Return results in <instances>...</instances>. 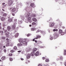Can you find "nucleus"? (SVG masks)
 <instances>
[{
    "label": "nucleus",
    "instance_id": "1",
    "mask_svg": "<svg viewBox=\"0 0 66 66\" xmlns=\"http://www.w3.org/2000/svg\"><path fill=\"white\" fill-rule=\"evenodd\" d=\"M59 34H61L62 35H63L65 34V32H63V31L61 29H59Z\"/></svg>",
    "mask_w": 66,
    "mask_h": 66
},
{
    "label": "nucleus",
    "instance_id": "2",
    "mask_svg": "<svg viewBox=\"0 0 66 66\" xmlns=\"http://www.w3.org/2000/svg\"><path fill=\"white\" fill-rule=\"evenodd\" d=\"M54 25V23L53 22H51L50 24L49 27H53Z\"/></svg>",
    "mask_w": 66,
    "mask_h": 66
},
{
    "label": "nucleus",
    "instance_id": "3",
    "mask_svg": "<svg viewBox=\"0 0 66 66\" xmlns=\"http://www.w3.org/2000/svg\"><path fill=\"white\" fill-rule=\"evenodd\" d=\"M13 3V2L12 1H9L8 2V4L9 6H11Z\"/></svg>",
    "mask_w": 66,
    "mask_h": 66
},
{
    "label": "nucleus",
    "instance_id": "4",
    "mask_svg": "<svg viewBox=\"0 0 66 66\" xmlns=\"http://www.w3.org/2000/svg\"><path fill=\"white\" fill-rule=\"evenodd\" d=\"M16 28V25L15 24L13 25L12 26H11V29H12V30H14Z\"/></svg>",
    "mask_w": 66,
    "mask_h": 66
},
{
    "label": "nucleus",
    "instance_id": "5",
    "mask_svg": "<svg viewBox=\"0 0 66 66\" xmlns=\"http://www.w3.org/2000/svg\"><path fill=\"white\" fill-rule=\"evenodd\" d=\"M25 16H26V18H27L28 17H29V16L30 15V13H28L27 14L26 13L25 14Z\"/></svg>",
    "mask_w": 66,
    "mask_h": 66
},
{
    "label": "nucleus",
    "instance_id": "6",
    "mask_svg": "<svg viewBox=\"0 0 66 66\" xmlns=\"http://www.w3.org/2000/svg\"><path fill=\"white\" fill-rule=\"evenodd\" d=\"M41 37V36H40L37 35V37L34 38V39H37L38 38H40Z\"/></svg>",
    "mask_w": 66,
    "mask_h": 66
},
{
    "label": "nucleus",
    "instance_id": "7",
    "mask_svg": "<svg viewBox=\"0 0 66 66\" xmlns=\"http://www.w3.org/2000/svg\"><path fill=\"white\" fill-rule=\"evenodd\" d=\"M31 6V7H35V5L34 4V3H31L30 4Z\"/></svg>",
    "mask_w": 66,
    "mask_h": 66
},
{
    "label": "nucleus",
    "instance_id": "8",
    "mask_svg": "<svg viewBox=\"0 0 66 66\" xmlns=\"http://www.w3.org/2000/svg\"><path fill=\"white\" fill-rule=\"evenodd\" d=\"M16 11V8H12V9L11 10L12 12L13 13V12H15Z\"/></svg>",
    "mask_w": 66,
    "mask_h": 66
},
{
    "label": "nucleus",
    "instance_id": "9",
    "mask_svg": "<svg viewBox=\"0 0 66 66\" xmlns=\"http://www.w3.org/2000/svg\"><path fill=\"white\" fill-rule=\"evenodd\" d=\"M28 21L29 22H30L31 21V17H29L28 18Z\"/></svg>",
    "mask_w": 66,
    "mask_h": 66
},
{
    "label": "nucleus",
    "instance_id": "10",
    "mask_svg": "<svg viewBox=\"0 0 66 66\" xmlns=\"http://www.w3.org/2000/svg\"><path fill=\"white\" fill-rule=\"evenodd\" d=\"M22 44L23 45H27V42L26 41H23L22 42Z\"/></svg>",
    "mask_w": 66,
    "mask_h": 66
},
{
    "label": "nucleus",
    "instance_id": "11",
    "mask_svg": "<svg viewBox=\"0 0 66 66\" xmlns=\"http://www.w3.org/2000/svg\"><path fill=\"white\" fill-rule=\"evenodd\" d=\"M30 57H31L30 54H28V55L27 56V59H30Z\"/></svg>",
    "mask_w": 66,
    "mask_h": 66
},
{
    "label": "nucleus",
    "instance_id": "12",
    "mask_svg": "<svg viewBox=\"0 0 66 66\" xmlns=\"http://www.w3.org/2000/svg\"><path fill=\"white\" fill-rule=\"evenodd\" d=\"M11 29V28L10 26H8L7 27V30L9 31H10V30Z\"/></svg>",
    "mask_w": 66,
    "mask_h": 66
},
{
    "label": "nucleus",
    "instance_id": "13",
    "mask_svg": "<svg viewBox=\"0 0 66 66\" xmlns=\"http://www.w3.org/2000/svg\"><path fill=\"white\" fill-rule=\"evenodd\" d=\"M23 40L22 39H20L19 40V42L20 43H22L23 42Z\"/></svg>",
    "mask_w": 66,
    "mask_h": 66
},
{
    "label": "nucleus",
    "instance_id": "14",
    "mask_svg": "<svg viewBox=\"0 0 66 66\" xmlns=\"http://www.w3.org/2000/svg\"><path fill=\"white\" fill-rule=\"evenodd\" d=\"M35 54V53L34 52H32L30 54V55L33 56L34 55V54Z\"/></svg>",
    "mask_w": 66,
    "mask_h": 66
},
{
    "label": "nucleus",
    "instance_id": "15",
    "mask_svg": "<svg viewBox=\"0 0 66 66\" xmlns=\"http://www.w3.org/2000/svg\"><path fill=\"white\" fill-rule=\"evenodd\" d=\"M38 54H39V52L37 51L35 53V55L36 56H38Z\"/></svg>",
    "mask_w": 66,
    "mask_h": 66
},
{
    "label": "nucleus",
    "instance_id": "16",
    "mask_svg": "<svg viewBox=\"0 0 66 66\" xmlns=\"http://www.w3.org/2000/svg\"><path fill=\"white\" fill-rule=\"evenodd\" d=\"M31 31H34V30H37V29L35 28H32L31 29Z\"/></svg>",
    "mask_w": 66,
    "mask_h": 66
},
{
    "label": "nucleus",
    "instance_id": "17",
    "mask_svg": "<svg viewBox=\"0 0 66 66\" xmlns=\"http://www.w3.org/2000/svg\"><path fill=\"white\" fill-rule=\"evenodd\" d=\"M37 50V49L36 48H34L33 49L32 51L34 52H35V51H36V50Z\"/></svg>",
    "mask_w": 66,
    "mask_h": 66
},
{
    "label": "nucleus",
    "instance_id": "18",
    "mask_svg": "<svg viewBox=\"0 0 66 66\" xmlns=\"http://www.w3.org/2000/svg\"><path fill=\"white\" fill-rule=\"evenodd\" d=\"M32 20L33 21H35V22H36V21L37 20L35 18H33L32 19Z\"/></svg>",
    "mask_w": 66,
    "mask_h": 66
},
{
    "label": "nucleus",
    "instance_id": "19",
    "mask_svg": "<svg viewBox=\"0 0 66 66\" xmlns=\"http://www.w3.org/2000/svg\"><path fill=\"white\" fill-rule=\"evenodd\" d=\"M1 19L2 21H3V20H4L5 19V18L3 17H2L1 18Z\"/></svg>",
    "mask_w": 66,
    "mask_h": 66
},
{
    "label": "nucleus",
    "instance_id": "20",
    "mask_svg": "<svg viewBox=\"0 0 66 66\" xmlns=\"http://www.w3.org/2000/svg\"><path fill=\"white\" fill-rule=\"evenodd\" d=\"M12 21H13V19H10L8 20V21H9V22H12Z\"/></svg>",
    "mask_w": 66,
    "mask_h": 66
},
{
    "label": "nucleus",
    "instance_id": "21",
    "mask_svg": "<svg viewBox=\"0 0 66 66\" xmlns=\"http://www.w3.org/2000/svg\"><path fill=\"white\" fill-rule=\"evenodd\" d=\"M19 36V33H17L15 35V37H17L18 36Z\"/></svg>",
    "mask_w": 66,
    "mask_h": 66
},
{
    "label": "nucleus",
    "instance_id": "22",
    "mask_svg": "<svg viewBox=\"0 0 66 66\" xmlns=\"http://www.w3.org/2000/svg\"><path fill=\"white\" fill-rule=\"evenodd\" d=\"M22 45V44L21 43H19L17 44V45L19 46H21Z\"/></svg>",
    "mask_w": 66,
    "mask_h": 66
},
{
    "label": "nucleus",
    "instance_id": "23",
    "mask_svg": "<svg viewBox=\"0 0 66 66\" xmlns=\"http://www.w3.org/2000/svg\"><path fill=\"white\" fill-rule=\"evenodd\" d=\"M6 41L7 43H9L10 42V39L7 38L6 39Z\"/></svg>",
    "mask_w": 66,
    "mask_h": 66
},
{
    "label": "nucleus",
    "instance_id": "24",
    "mask_svg": "<svg viewBox=\"0 0 66 66\" xmlns=\"http://www.w3.org/2000/svg\"><path fill=\"white\" fill-rule=\"evenodd\" d=\"M64 55H66V50H64Z\"/></svg>",
    "mask_w": 66,
    "mask_h": 66
},
{
    "label": "nucleus",
    "instance_id": "25",
    "mask_svg": "<svg viewBox=\"0 0 66 66\" xmlns=\"http://www.w3.org/2000/svg\"><path fill=\"white\" fill-rule=\"evenodd\" d=\"M15 50H17V48L16 47V46H14L13 48Z\"/></svg>",
    "mask_w": 66,
    "mask_h": 66
},
{
    "label": "nucleus",
    "instance_id": "26",
    "mask_svg": "<svg viewBox=\"0 0 66 66\" xmlns=\"http://www.w3.org/2000/svg\"><path fill=\"white\" fill-rule=\"evenodd\" d=\"M49 61V60L48 59H46L45 60V62H48Z\"/></svg>",
    "mask_w": 66,
    "mask_h": 66
},
{
    "label": "nucleus",
    "instance_id": "27",
    "mask_svg": "<svg viewBox=\"0 0 66 66\" xmlns=\"http://www.w3.org/2000/svg\"><path fill=\"white\" fill-rule=\"evenodd\" d=\"M5 57L4 56L2 57V60H4L5 59Z\"/></svg>",
    "mask_w": 66,
    "mask_h": 66
},
{
    "label": "nucleus",
    "instance_id": "28",
    "mask_svg": "<svg viewBox=\"0 0 66 66\" xmlns=\"http://www.w3.org/2000/svg\"><path fill=\"white\" fill-rule=\"evenodd\" d=\"M10 34V32H7L5 34V35H7Z\"/></svg>",
    "mask_w": 66,
    "mask_h": 66
},
{
    "label": "nucleus",
    "instance_id": "29",
    "mask_svg": "<svg viewBox=\"0 0 66 66\" xmlns=\"http://www.w3.org/2000/svg\"><path fill=\"white\" fill-rule=\"evenodd\" d=\"M32 25H35L36 24V23L35 22H33L32 23Z\"/></svg>",
    "mask_w": 66,
    "mask_h": 66
},
{
    "label": "nucleus",
    "instance_id": "30",
    "mask_svg": "<svg viewBox=\"0 0 66 66\" xmlns=\"http://www.w3.org/2000/svg\"><path fill=\"white\" fill-rule=\"evenodd\" d=\"M31 35L30 34H27V37H29V36H30V35Z\"/></svg>",
    "mask_w": 66,
    "mask_h": 66
},
{
    "label": "nucleus",
    "instance_id": "31",
    "mask_svg": "<svg viewBox=\"0 0 66 66\" xmlns=\"http://www.w3.org/2000/svg\"><path fill=\"white\" fill-rule=\"evenodd\" d=\"M1 38L3 39H5V37H2Z\"/></svg>",
    "mask_w": 66,
    "mask_h": 66
},
{
    "label": "nucleus",
    "instance_id": "32",
    "mask_svg": "<svg viewBox=\"0 0 66 66\" xmlns=\"http://www.w3.org/2000/svg\"><path fill=\"white\" fill-rule=\"evenodd\" d=\"M0 32L1 33H2V34H1V35H3V31H0Z\"/></svg>",
    "mask_w": 66,
    "mask_h": 66
},
{
    "label": "nucleus",
    "instance_id": "33",
    "mask_svg": "<svg viewBox=\"0 0 66 66\" xmlns=\"http://www.w3.org/2000/svg\"><path fill=\"white\" fill-rule=\"evenodd\" d=\"M9 60L10 61H13V59L12 58H10Z\"/></svg>",
    "mask_w": 66,
    "mask_h": 66
},
{
    "label": "nucleus",
    "instance_id": "34",
    "mask_svg": "<svg viewBox=\"0 0 66 66\" xmlns=\"http://www.w3.org/2000/svg\"><path fill=\"white\" fill-rule=\"evenodd\" d=\"M6 15H7V14L4 13L3 15V16H6Z\"/></svg>",
    "mask_w": 66,
    "mask_h": 66
},
{
    "label": "nucleus",
    "instance_id": "35",
    "mask_svg": "<svg viewBox=\"0 0 66 66\" xmlns=\"http://www.w3.org/2000/svg\"><path fill=\"white\" fill-rule=\"evenodd\" d=\"M8 9L9 10H12L13 9V7H11V8H9Z\"/></svg>",
    "mask_w": 66,
    "mask_h": 66
},
{
    "label": "nucleus",
    "instance_id": "36",
    "mask_svg": "<svg viewBox=\"0 0 66 66\" xmlns=\"http://www.w3.org/2000/svg\"><path fill=\"white\" fill-rule=\"evenodd\" d=\"M23 41H24V42H26V41H27V39L25 38L23 39Z\"/></svg>",
    "mask_w": 66,
    "mask_h": 66
},
{
    "label": "nucleus",
    "instance_id": "37",
    "mask_svg": "<svg viewBox=\"0 0 66 66\" xmlns=\"http://www.w3.org/2000/svg\"><path fill=\"white\" fill-rule=\"evenodd\" d=\"M9 46V43L7 44L6 45V47H7V46Z\"/></svg>",
    "mask_w": 66,
    "mask_h": 66
},
{
    "label": "nucleus",
    "instance_id": "38",
    "mask_svg": "<svg viewBox=\"0 0 66 66\" xmlns=\"http://www.w3.org/2000/svg\"><path fill=\"white\" fill-rule=\"evenodd\" d=\"M13 55V54H9V56H12Z\"/></svg>",
    "mask_w": 66,
    "mask_h": 66
},
{
    "label": "nucleus",
    "instance_id": "39",
    "mask_svg": "<svg viewBox=\"0 0 66 66\" xmlns=\"http://www.w3.org/2000/svg\"><path fill=\"white\" fill-rule=\"evenodd\" d=\"M40 31V30L38 29V30L36 32V33H38V32H39Z\"/></svg>",
    "mask_w": 66,
    "mask_h": 66
},
{
    "label": "nucleus",
    "instance_id": "40",
    "mask_svg": "<svg viewBox=\"0 0 66 66\" xmlns=\"http://www.w3.org/2000/svg\"><path fill=\"white\" fill-rule=\"evenodd\" d=\"M2 45L1 44L0 45V49H1L2 48Z\"/></svg>",
    "mask_w": 66,
    "mask_h": 66
},
{
    "label": "nucleus",
    "instance_id": "41",
    "mask_svg": "<svg viewBox=\"0 0 66 66\" xmlns=\"http://www.w3.org/2000/svg\"><path fill=\"white\" fill-rule=\"evenodd\" d=\"M50 21H52V18H50Z\"/></svg>",
    "mask_w": 66,
    "mask_h": 66
},
{
    "label": "nucleus",
    "instance_id": "42",
    "mask_svg": "<svg viewBox=\"0 0 66 66\" xmlns=\"http://www.w3.org/2000/svg\"><path fill=\"white\" fill-rule=\"evenodd\" d=\"M45 57H43L42 58V59L43 60H45Z\"/></svg>",
    "mask_w": 66,
    "mask_h": 66
},
{
    "label": "nucleus",
    "instance_id": "43",
    "mask_svg": "<svg viewBox=\"0 0 66 66\" xmlns=\"http://www.w3.org/2000/svg\"><path fill=\"white\" fill-rule=\"evenodd\" d=\"M17 21V19H15L14 20V22H16Z\"/></svg>",
    "mask_w": 66,
    "mask_h": 66
},
{
    "label": "nucleus",
    "instance_id": "44",
    "mask_svg": "<svg viewBox=\"0 0 66 66\" xmlns=\"http://www.w3.org/2000/svg\"><path fill=\"white\" fill-rule=\"evenodd\" d=\"M11 52H14V51L13 50H11Z\"/></svg>",
    "mask_w": 66,
    "mask_h": 66
},
{
    "label": "nucleus",
    "instance_id": "45",
    "mask_svg": "<svg viewBox=\"0 0 66 66\" xmlns=\"http://www.w3.org/2000/svg\"><path fill=\"white\" fill-rule=\"evenodd\" d=\"M12 15L13 16H15V14L14 13H12Z\"/></svg>",
    "mask_w": 66,
    "mask_h": 66
},
{
    "label": "nucleus",
    "instance_id": "46",
    "mask_svg": "<svg viewBox=\"0 0 66 66\" xmlns=\"http://www.w3.org/2000/svg\"><path fill=\"white\" fill-rule=\"evenodd\" d=\"M38 66H42V65L40 64H39L38 65Z\"/></svg>",
    "mask_w": 66,
    "mask_h": 66
},
{
    "label": "nucleus",
    "instance_id": "47",
    "mask_svg": "<svg viewBox=\"0 0 66 66\" xmlns=\"http://www.w3.org/2000/svg\"><path fill=\"white\" fill-rule=\"evenodd\" d=\"M7 32V30H5L4 31L5 33H6V32Z\"/></svg>",
    "mask_w": 66,
    "mask_h": 66
},
{
    "label": "nucleus",
    "instance_id": "48",
    "mask_svg": "<svg viewBox=\"0 0 66 66\" xmlns=\"http://www.w3.org/2000/svg\"><path fill=\"white\" fill-rule=\"evenodd\" d=\"M4 52H6V50H5H5H4Z\"/></svg>",
    "mask_w": 66,
    "mask_h": 66
},
{
    "label": "nucleus",
    "instance_id": "49",
    "mask_svg": "<svg viewBox=\"0 0 66 66\" xmlns=\"http://www.w3.org/2000/svg\"><path fill=\"white\" fill-rule=\"evenodd\" d=\"M60 59H61V60H63V57H61L60 58Z\"/></svg>",
    "mask_w": 66,
    "mask_h": 66
},
{
    "label": "nucleus",
    "instance_id": "50",
    "mask_svg": "<svg viewBox=\"0 0 66 66\" xmlns=\"http://www.w3.org/2000/svg\"><path fill=\"white\" fill-rule=\"evenodd\" d=\"M53 31H54V32H55V31H56V30H55V29H54L53 30Z\"/></svg>",
    "mask_w": 66,
    "mask_h": 66
},
{
    "label": "nucleus",
    "instance_id": "51",
    "mask_svg": "<svg viewBox=\"0 0 66 66\" xmlns=\"http://www.w3.org/2000/svg\"><path fill=\"white\" fill-rule=\"evenodd\" d=\"M13 44H11V46H13Z\"/></svg>",
    "mask_w": 66,
    "mask_h": 66
},
{
    "label": "nucleus",
    "instance_id": "52",
    "mask_svg": "<svg viewBox=\"0 0 66 66\" xmlns=\"http://www.w3.org/2000/svg\"><path fill=\"white\" fill-rule=\"evenodd\" d=\"M52 39H53V38L52 37L50 38V39H51V40H52Z\"/></svg>",
    "mask_w": 66,
    "mask_h": 66
},
{
    "label": "nucleus",
    "instance_id": "53",
    "mask_svg": "<svg viewBox=\"0 0 66 66\" xmlns=\"http://www.w3.org/2000/svg\"><path fill=\"white\" fill-rule=\"evenodd\" d=\"M62 28H63V29H65V27L63 26L62 27Z\"/></svg>",
    "mask_w": 66,
    "mask_h": 66
},
{
    "label": "nucleus",
    "instance_id": "54",
    "mask_svg": "<svg viewBox=\"0 0 66 66\" xmlns=\"http://www.w3.org/2000/svg\"><path fill=\"white\" fill-rule=\"evenodd\" d=\"M5 24H3V27H5Z\"/></svg>",
    "mask_w": 66,
    "mask_h": 66
},
{
    "label": "nucleus",
    "instance_id": "55",
    "mask_svg": "<svg viewBox=\"0 0 66 66\" xmlns=\"http://www.w3.org/2000/svg\"><path fill=\"white\" fill-rule=\"evenodd\" d=\"M55 30L56 31V32H57V31H58V30H57V29H55Z\"/></svg>",
    "mask_w": 66,
    "mask_h": 66
},
{
    "label": "nucleus",
    "instance_id": "56",
    "mask_svg": "<svg viewBox=\"0 0 66 66\" xmlns=\"http://www.w3.org/2000/svg\"><path fill=\"white\" fill-rule=\"evenodd\" d=\"M2 4V5H4V4H5V3H3Z\"/></svg>",
    "mask_w": 66,
    "mask_h": 66
},
{
    "label": "nucleus",
    "instance_id": "57",
    "mask_svg": "<svg viewBox=\"0 0 66 66\" xmlns=\"http://www.w3.org/2000/svg\"><path fill=\"white\" fill-rule=\"evenodd\" d=\"M21 60L22 61H23V59H22V58H21Z\"/></svg>",
    "mask_w": 66,
    "mask_h": 66
},
{
    "label": "nucleus",
    "instance_id": "58",
    "mask_svg": "<svg viewBox=\"0 0 66 66\" xmlns=\"http://www.w3.org/2000/svg\"><path fill=\"white\" fill-rule=\"evenodd\" d=\"M40 43V44H42V42H41V41H40L39 42Z\"/></svg>",
    "mask_w": 66,
    "mask_h": 66
},
{
    "label": "nucleus",
    "instance_id": "59",
    "mask_svg": "<svg viewBox=\"0 0 66 66\" xmlns=\"http://www.w3.org/2000/svg\"><path fill=\"white\" fill-rule=\"evenodd\" d=\"M2 11H5V10H4L3 9H2Z\"/></svg>",
    "mask_w": 66,
    "mask_h": 66
},
{
    "label": "nucleus",
    "instance_id": "60",
    "mask_svg": "<svg viewBox=\"0 0 66 66\" xmlns=\"http://www.w3.org/2000/svg\"><path fill=\"white\" fill-rule=\"evenodd\" d=\"M33 16L34 17H35V15H33Z\"/></svg>",
    "mask_w": 66,
    "mask_h": 66
},
{
    "label": "nucleus",
    "instance_id": "61",
    "mask_svg": "<svg viewBox=\"0 0 66 66\" xmlns=\"http://www.w3.org/2000/svg\"><path fill=\"white\" fill-rule=\"evenodd\" d=\"M29 26L30 27H32V25L31 24H30V25H29Z\"/></svg>",
    "mask_w": 66,
    "mask_h": 66
},
{
    "label": "nucleus",
    "instance_id": "62",
    "mask_svg": "<svg viewBox=\"0 0 66 66\" xmlns=\"http://www.w3.org/2000/svg\"><path fill=\"white\" fill-rule=\"evenodd\" d=\"M27 62H28V63H29V62H30V61H29V60H27Z\"/></svg>",
    "mask_w": 66,
    "mask_h": 66
},
{
    "label": "nucleus",
    "instance_id": "63",
    "mask_svg": "<svg viewBox=\"0 0 66 66\" xmlns=\"http://www.w3.org/2000/svg\"><path fill=\"white\" fill-rule=\"evenodd\" d=\"M35 43H37V40H35Z\"/></svg>",
    "mask_w": 66,
    "mask_h": 66
},
{
    "label": "nucleus",
    "instance_id": "64",
    "mask_svg": "<svg viewBox=\"0 0 66 66\" xmlns=\"http://www.w3.org/2000/svg\"><path fill=\"white\" fill-rule=\"evenodd\" d=\"M65 66H66V62L64 64Z\"/></svg>",
    "mask_w": 66,
    "mask_h": 66
}]
</instances>
